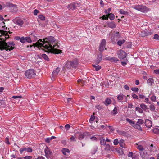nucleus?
<instances>
[{"instance_id": "1", "label": "nucleus", "mask_w": 159, "mask_h": 159, "mask_svg": "<svg viewBox=\"0 0 159 159\" xmlns=\"http://www.w3.org/2000/svg\"><path fill=\"white\" fill-rule=\"evenodd\" d=\"M55 41L54 38L51 36L42 39H39L35 43L33 44L32 45H30V47H32V46L40 47L42 49L43 48L55 54L60 53L62 51L57 49V48L55 47L56 46L57 48L59 47L57 43L55 42Z\"/></svg>"}, {"instance_id": "2", "label": "nucleus", "mask_w": 159, "mask_h": 159, "mask_svg": "<svg viewBox=\"0 0 159 159\" xmlns=\"http://www.w3.org/2000/svg\"><path fill=\"white\" fill-rule=\"evenodd\" d=\"M15 44L13 42H10L6 43L5 42L0 41V50H5L7 51H10L14 48Z\"/></svg>"}, {"instance_id": "3", "label": "nucleus", "mask_w": 159, "mask_h": 159, "mask_svg": "<svg viewBox=\"0 0 159 159\" xmlns=\"http://www.w3.org/2000/svg\"><path fill=\"white\" fill-rule=\"evenodd\" d=\"M79 63V60L77 58H75L73 60L68 61L65 64V66L68 69L76 68Z\"/></svg>"}, {"instance_id": "4", "label": "nucleus", "mask_w": 159, "mask_h": 159, "mask_svg": "<svg viewBox=\"0 0 159 159\" xmlns=\"http://www.w3.org/2000/svg\"><path fill=\"white\" fill-rule=\"evenodd\" d=\"M25 77L27 79H31L35 77L36 75L35 71L33 69L27 70L25 73Z\"/></svg>"}, {"instance_id": "5", "label": "nucleus", "mask_w": 159, "mask_h": 159, "mask_svg": "<svg viewBox=\"0 0 159 159\" xmlns=\"http://www.w3.org/2000/svg\"><path fill=\"white\" fill-rule=\"evenodd\" d=\"M132 7L134 9L142 12H146L149 10L148 9L146 6L143 5H135L132 6Z\"/></svg>"}, {"instance_id": "6", "label": "nucleus", "mask_w": 159, "mask_h": 159, "mask_svg": "<svg viewBox=\"0 0 159 159\" xmlns=\"http://www.w3.org/2000/svg\"><path fill=\"white\" fill-rule=\"evenodd\" d=\"M45 156L47 159H52L53 158V153L49 148L47 146L44 149Z\"/></svg>"}, {"instance_id": "7", "label": "nucleus", "mask_w": 159, "mask_h": 159, "mask_svg": "<svg viewBox=\"0 0 159 159\" xmlns=\"http://www.w3.org/2000/svg\"><path fill=\"white\" fill-rule=\"evenodd\" d=\"M117 53L118 57L120 59H124L126 57V53L123 50H119Z\"/></svg>"}, {"instance_id": "8", "label": "nucleus", "mask_w": 159, "mask_h": 159, "mask_svg": "<svg viewBox=\"0 0 159 159\" xmlns=\"http://www.w3.org/2000/svg\"><path fill=\"white\" fill-rule=\"evenodd\" d=\"M80 3H72L69 5L67 7L69 10H74L77 8V7H80Z\"/></svg>"}, {"instance_id": "9", "label": "nucleus", "mask_w": 159, "mask_h": 159, "mask_svg": "<svg viewBox=\"0 0 159 159\" xmlns=\"http://www.w3.org/2000/svg\"><path fill=\"white\" fill-rule=\"evenodd\" d=\"M106 44V41L105 39H102L101 41L99 47V50L100 52H102L104 50V49H106L105 48Z\"/></svg>"}, {"instance_id": "10", "label": "nucleus", "mask_w": 159, "mask_h": 159, "mask_svg": "<svg viewBox=\"0 0 159 159\" xmlns=\"http://www.w3.org/2000/svg\"><path fill=\"white\" fill-rule=\"evenodd\" d=\"M32 35H30L29 37H25V42L31 43L35 41L37 39V38L35 37V38L34 39Z\"/></svg>"}, {"instance_id": "11", "label": "nucleus", "mask_w": 159, "mask_h": 159, "mask_svg": "<svg viewBox=\"0 0 159 159\" xmlns=\"http://www.w3.org/2000/svg\"><path fill=\"white\" fill-rule=\"evenodd\" d=\"M7 34V31L3 30H0V40L2 41H4L6 38L5 34Z\"/></svg>"}, {"instance_id": "12", "label": "nucleus", "mask_w": 159, "mask_h": 159, "mask_svg": "<svg viewBox=\"0 0 159 159\" xmlns=\"http://www.w3.org/2000/svg\"><path fill=\"white\" fill-rule=\"evenodd\" d=\"M60 70V68L59 67H57L53 70L52 73V76L53 78L56 77L58 75Z\"/></svg>"}, {"instance_id": "13", "label": "nucleus", "mask_w": 159, "mask_h": 159, "mask_svg": "<svg viewBox=\"0 0 159 159\" xmlns=\"http://www.w3.org/2000/svg\"><path fill=\"white\" fill-rule=\"evenodd\" d=\"M145 124L148 128H150L152 126V122L150 120L146 119L145 120Z\"/></svg>"}, {"instance_id": "14", "label": "nucleus", "mask_w": 159, "mask_h": 159, "mask_svg": "<svg viewBox=\"0 0 159 159\" xmlns=\"http://www.w3.org/2000/svg\"><path fill=\"white\" fill-rule=\"evenodd\" d=\"M117 98L119 102H122V100L124 98L126 99V96L123 94H120L118 95Z\"/></svg>"}, {"instance_id": "15", "label": "nucleus", "mask_w": 159, "mask_h": 159, "mask_svg": "<svg viewBox=\"0 0 159 159\" xmlns=\"http://www.w3.org/2000/svg\"><path fill=\"white\" fill-rule=\"evenodd\" d=\"M15 23L17 25L22 26L24 22L22 20L20 19H18L16 20Z\"/></svg>"}, {"instance_id": "16", "label": "nucleus", "mask_w": 159, "mask_h": 159, "mask_svg": "<svg viewBox=\"0 0 159 159\" xmlns=\"http://www.w3.org/2000/svg\"><path fill=\"white\" fill-rule=\"evenodd\" d=\"M108 27L111 28H114L116 27V25L114 22H108L107 23Z\"/></svg>"}, {"instance_id": "17", "label": "nucleus", "mask_w": 159, "mask_h": 159, "mask_svg": "<svg viewBox=\"0 0 159 159\" xmlns=\"http://www.w3.org/2000/svg\"><path fill=\"white\" fill-rule=\"evenodd\" d=\"M132 126L134 128L137 129L139 130L142 131V128L141 127L140 125L137 122L136 123H135V122H134V124H133Z\"/></svg>"}, {"instance_id": "18", "label": "nucleus", "mask_w": 159, "mask_h": 159, "mask_svg": "<svg viewBox=\"0 0 159 159\" xmlns=\"http://www.w3.org/2000/svg\"><path fill=\"white\" fill-rule=\"evenodd\" d=\"M0 105L2 107H5L7 105V102L4 100H0Z\"/></svg>"}, {"instance_id": "19", "label": "nucleus", "mask_w": 159, "mask_h": 159, "mask_svg": "<svg viewBox=\"0 0 159 159\" xmlns=\"http://www.w3.org/2000/svg\"><path fill=\"white\" fill-rule=\"evenodd\" d=\"M118 38V35L117 34H113L111 36V40L112 42H114Z\"/></svg>"}, {"instance_id": "20", "label": "nucleus", "mask_w": 159, "mask_h": 159, "mask_svg": "<svg viewBox=\"0 0 159 159\" xmlns=\"http://www.w3.org/2000/svg\"><path fill=\"white\" fill-rule=\"evenodd\" d=\"M147 83L148 84L151 86H152V84L154 83V80L153 78H151L148 79L147 80Z\"/></svg>"}, {"instance_id": "21", "label": "nucleus", "mask_w": 159, "mask_h": 159, "mask_svg": "<svg viewBox=\"0 0 159 159\" xmlns=\"http://www.w3.org/2000/svg\"><path fill=\"white\" fill-rule=\"evenodd\" d=\"M55 138L56 137L55 136H52L50 138L48 137L46 138L45 139V141L46 143H49L51 140Z\"/></svg>"}, {"instance_id": "22", "label": "nucleus", "mask_w": 159, "mask_h": 159, "mask_svg": "<svg viewBox=\"0 0 159 159\" xmlns=\"http://www.w3.org/2000/svg\"><path fill=\"white\" fill-rule=\"evenodd\" d=\"M61 151L63 154L65 155H67V153H69L70 152L69 149L66 148H63L62 149Z\"/></svg>"}, {"instance_id": "23", "label": "nucleus", "mask_w": 159, "mask_h": 159, "mask_svg": "<svg viewBox=\"0 0 159 159\" xmlns=\"http://www.w3.org/2000/svg\"><path fill=\"white\" fill-rule=\"evenodd\" d=\"M98 150V147L97 146L93 147L91 149V153L92 154H94Z\"/></svg>"}, {"instance_id": "24", "label": "nucleus", "mask_w": 159, "mask_h": 159, "mask_svg": "<svg viewBox=\"0 0 159 159\" xmlns=\"http://www.w3.org/2000/svg\"><path fill=\"white\" fill-rule=\"evenodd\" d=\"M140 107L144 111H147V106L144 103H141L140 105Z\"/></svg>"}, {"instance_id": "25", "label": "nucleus", "mask_w": 159, "mask_h": 159, "mask_svg": "<svg viewBox=\"0 0 159 159\" xmlns=\"http://www.w3.org/2000/svg\"><path fill=\"white\" fill-rule=\"evenodd\" d=\"M118 109L116 107H115L112 111V115L113 116L116 115L118 113Z\"/></svg>"}, {"instance_id": "26", "label": "nucleus", "mask_w": 159, "mask_h": 159, "mask_svg": "<svg viewBox=\"0 0 159 159\" xmlns=\"http://www.w3.org/2000/svg\"><path fill=\"white\" fill-rule=\"evenodd\" d=\"M105 102V104L106 106H107V105L111 104V103L112 101H111V99H110L109 98H107L106 99Z\"/></svg>"}, {"instance_id": "27", "label": "nucleus", "mask_w": 159, "mask_h": 159, "mask_svg": "<svg viewBox=\"0 0 159 159\" xmlns=\"http://www.w3.org/2000/svg\"><path fill=\"white\" fill-rule=\"evenodd\" d=\"M100 143L101 145H105L106 144V142L105 139L103 138H101L100 139Z\"/></svg>"}, {"instance_id": "28", "label": "nucleus", "mask_w": 159, "mask_h": 159, "mask_svg": "<svg viewBox=\"0 0 159 159\" xmlns=\"http://www.w3.org/2000/svg\"><path fill=\"white\" fill-rule=\"evenodd\" d=\"M108 17L111 20H112L114 19L115 16L113 14L109 13L108 14Z\"/></svg>"}, {"instance_id": "29", "label": "nucleus", "mask_w": 159, "mask_h": 159, "mask_svg": "<svg viewBox=\"0 0 159 159\" xmlns=\"http://www.w3.org/2000/svg\"><path fill=\"white\" fill-rule=\"evenodd\" d=\"M120 145L122 148H124V141L123 139L120 140L119 142Z\"/></svg>"}, {"instance_id": "30", "label": "nucleus", "mask_w": 159, "mask_h": 159, "mask_svg": "<svg viewBox=\"0 0 159 159\" xmlns=\"http://www.w3.org/2000/svg\"><path fill=\"white\" fill-rule=\"evenodd\" d=\"M150 105L149 106V107L150 110L151 111H154L155 109V107L153 103L150 104Z\"/></svg>"}, {"instance_id": "31", "label": "nucleus", "mask_w": 159, "mask_h": 159, "mask_svg": "<svg viewBox=\"0 0 159 159\" xmlns=\"http://www.w3.org/2000/svg\"><path fill=\"white\" fill-rule=\"evenodd\" d=\"M102 54H99L97 57V61L98 62V63H99L102 60Z\"/></svg>"}, {"instance_id": "32", "label": "nucleus", "mask_w": 159, "mask_h": 159, "mask_svg": "<svg viewBox=\"0 0 159 159\" xmlns=\"http://www.w3.org/2000/svg\"><path fill=\"white\" fill-rule=\"evenodd\" d=\"M150 94H149L148 96V97L150 98V99L153 102H155L156 100V97L154 95H153L151 97H150Z\"/></svg>"}, {"instance_id": "33", "label": "nucleus", "mask_w": 159, "mask_h": 159, "mask_svg": "<svg viewBox=\"0 0 159 159\" xmlns=\"http://www.w3.org/2000/svg\"><path fill=\"white\" fill-rule=\"evenodd\" d=\"M153 132L154 134H159V129L157 128H156L154 129Z\"/></svg>"}, {"instance_id": "34", "label": "nucleus", "mask_w": 159, "mask_h": 159, "mask_svg": "<svg viewBox=\"0 0 159 159\" xmlns=\"http://www.w3.org/2000/svg\"><path fill=\"white\" fill-rule=\"evenodd\" d=\"M42 57L45 60L48 61L49 60V58L47 55L45 54H43L42 55Z\"/></svg>"}, {"instance_id": "35", "label": "nucleus", "mask_w": 159, "mask_h": 159, "mask_svg": "<svg viewBox=\"0 0 159 159\" xmlns=\"http://www.w3.org/2000/svg\"><path fill=\"white\" fill-rule=\"evenodd\" d=\"M118 61H119L118 59L115 57H112L111 58V61L112 62H117Z\"/></svg>"}, {"instance_id": "36", "label": "nucleus", "mask_w": 159, "mask_h": 159, "mask_svg": "<svg viewBox=\"0 0 159 159\" xmlns=\"http://www.w3.org/2000/svg\"><path fill=\"white\" fill-rule=\"evenodd\" d=\"M84 137V133H80L79 135V140H82Z\"/></svg>"}, {"instance_id": "37", "label": "nucleus", "mask_w": 159, "mask_h": 159, "mask_svg": "<svg viewBox=\"0 0 159 159\" xmlns=\"http://www.w3.org/2000/svg\"><path fill=\"white\" fill-rule=\"evenodd\" d=\"M135 110L140 113H143V110L141 108L136 107L135 108Z\"/></svg>"}, {"instance_id": "38", "label": "nucleus", "mask_w": 159, "mask_h": 159, "mask_svg": "<svg viewBox=\"0 0 159 159\" xmlns=\"http://www.w3.org/2000/svg\"><path fill=\"white\" fill-rule=\"evenodd\" d=\"M93 66L95 68L96 71H98L101 68V67L99 65L96 66L94 65H93Z\"/></svg>"}, {"instance_id": "39", "label": "nucleus", "mask_w": 159, "mask_h": 159, "mask_svg": "<svg viewBox=\"0 0 159 159\" xmlns=\"http://www.w3.org/2000/svg\"><path fill=\"white\" fill-rule=\"evenodd\" d=\"M125 41L124 40L118 41L117 42V44L119 46H121L123 43H124Z\"/></svg>"}, {"instance_id": "40", "label": "nucleus", "mask_w": 159, "mask_h": 159, "mask_svg": "<svg viewBox=\"0 0 159 159\" xmlns=\"http://www.w3.org/2000/svg\"><path fill=\"white\" fill-rule=\"evenodd\" d=\"M95 119V116L94 115H91V117L89 120V122L90 123H92L93 121Z\"/></svg>"}, {"instance_id": "41", "label": "nucleus", "mask_w": 159, "mask_h": 159, "mask_svg": "<svg viewBox=\"0 0 159 159\" xmlns=\"http://www.w3.org/2000/svg\"><path fill=\"white\" fill-rule=\"evenodd\" d=\"M20 41L22 43H25V38L24 37H22L20 39Z\"/></svg>"}, {"instance_id": "42", "label": "nucleus", "mask_w": 159, "mask_h": 159, "mask_svg": "<svg viewBox=\"0 0 159 159\" xmlns=\"http://www.w3.org/2000/svg\"><path fill=\"white\" fill-rule=\"evenodd\" d=\"M126 120L132 126L134 122V121H132L129 118H127Z\"/></svg>"}, {"instance_id": "43", "label": "nucleus", "mask_w": 159, "mask_h": 159, "mask_svg": "<svg viewBox=\"0 0 159 159\" xmlns=\"http://www.w3.org/2000/svg\"><path fill=\"white\" fill-rule=\"evenodd\" d=\"M132 96L133 98L135 99L138 100L139 99V97L135 93H132Z\"/></svg>"}, {"instance_id": "44", "label": "nucleus", "mask_w": 159, "mask_h": 159, "mask_svg": "<svg viewBox=\"0 0 159 159\" xmlns=\"http://www.w3.org/2000/svg\"><path fill=\"white\" fill-rule=\"evenodd\" d=\"M26 151V147H23V148H22L20 150V153L21 154H22L23 153V152L24 151Z\"/></svg>"}, {"instance_id": "45", "label": "nucleus", "mask_w": 159, "mask_h": 159, "mask_svg": "<svg viewBox=\"0 0 159 159\" xmlns=\"http://www.w3.org/2000/svg\"><path fill=\"white\" fill-rule=\"evenodd\" d=\"M119 142L117 139H114L113 142L114 144L115 145H117L118 144Z\"/></svg>"}, {"instance_id": "46", "label": "nucleus", "mask_w": 159, "mask_h": 159, "mask_svg": "<svg viewBox=\"0 0 159 159\" xmlns=\"http://www.w3.org/2000/svg\"><path fill=\"white\" fill-rule=\"evenodd\" d=\"M39 18L42 20H44L45 19V17L44 16L42 15H39Z\"/></svg>"}, {"instance_id": "47", "label": "nucleus", "mask_w": 159, "mask_h": 159, "mask_svg": "<svg viewBox=\"0 0 159 159\" xmlns=\"http://www.w3.org/2000/svg\"><path fill=\"white\" fill-rule=\"evenodd\" d=\"M136 147L140 151H143L144 150L143 146L141 145H139Z\"/></svg>"}, {"instance_id": "48", "label": "nucleus", "mask_w": 159, "mask_h": 159, "mask_svg": "<svg viewBox=\"0 0 159 159\" xmlns=\"http://www.w3.org/2000/svg\"><path fill=\"white\" fill-rule=\"evenodd\" d=\"M100 18H102V19L103 20H108V15H107L106 16L103 15L102 17H101Z\"/></svg>"}, {"instance_id": "49", "label": "nucleus", "mask_w": 159, "mask_h": 159, "mask_svg": "<svg viewBox=\"0 0 159 159\" xmlns=\"http://www.w3.org/2000/svg\"><path fill=\"white\" fill-rule=\"evenodd\" d=\"M138 121L137 122L138 124L139 125H142L143 123V121L142 119H139L138 120Z\"/></svg>"}, {"instance_id": "50", "label": "nucleus", "mask_w": 159, "mask_h": 159, "mask_svg": "<svg viewBox=\"0 0 159 159\" xmlns=\"http://www.w3.org/2000/svg\"><path fill=\"white\" fill-rule=\"evenodd\" d=\"M106 147L105 148V149L106 150H109L110 149V146L109 144H107L105 145Z\"/></svg>"}, {"instance_id": "51", "label": "nucleus", "mask_w": 159, "mask_h": 159, "mask_svg": "<svg viewBox=\"0 0 159 159\" xmlns=\"http://www.w3.org/2000/svg\"><path fill=\"white\" fill-rule=\"evenodd\" d=\"M75 135L74 136L72 135L71 136L70 138V140L71 141H76V140L75 139Z\"/></svg>"}, {"instance_id": "52", "label": "nucleus", "mask_w": 159, "mask_h": 159, "mask_svg": "<svg viewBox=\"0 0 159 159\" xmlns=\"http://www.w3.org/2000/svg\"><path fill=\"white\" fill-rule=\"evenodd\" d=\"M119 12L120 13L124 15H125L126 13H127V12L125 11L122 9H120L119 11Z\"/></svg>"}, {"instance_id": "53", "label": "nucleus", "mask_w": 159, "mask_h": 159, "mask_svg": "<svg viewBox=\"0 0 159 159\" xmlns=\"http://www.w3.org/2000/svg\"><path fill=\"white\" fill-rule=\"evenodd\" d=\"M131 89L133 91L138 92L139 90L136 87H132Z\"/></svg>"}, {"instance_id": "54", "label": "nucleus", "mask_w": 159, "mask_h": 159, "mask_svg": "<svg viewBox=\"0 0 159 159\" xmlns=\"http://www.w3.org/2000/svg\"><path fill=\"white\" fill-rule=\"evenodd\" d=\"M144 102L147 103H148L149 104H151V102L149 101V99L148 98H145V101Z\"/></svg>"}, {"instance_id": "55", "label": "nucleus", "mask_w": 159, "mask_h": 159, "mask_svg": "<svg viewBox=\"0 0 159 159\" xmlns=\"http://www.w3.org/2000/svg\"><path fill=\"white\" fill-rule=\"evenodd\" d=\"M26 151L29 152H32V149L30 147L26 148Z\"/></svg>"}, {"instance_id": "56", "label": "nucleus", "mask_w": 159, "mask_h": 159, "mask_svg": "<svg viewBox=\"0 0 159 159\" xmlns=\"http://www.w3.org/2000/svg\"><path fill=\"white\" fill-rule=\"evenodd\" d=\"M70 128V126L69 124H67L65 125V128L67 130H69Z\"/></svg>"}, {"instance_id": "57", "label": "nucleus", "mask_w": 159, "mask_h": 159, "mask_svg": "<svg viewBox=\"0 0 159 159\" xmlns=\"http://www.w3.org/2000/svg\"><path fill=\"white\" fill-rule=\"evenodd\" d=\"M132 43L131 42H129L127 44V48H130L132 47Z\"/></svg>"}, {"instance_id": "58", "label": "nucleus", "mask_w": 159, "mask_h": 159, "mask_svg": "<svg viewBox=\"0 0 159 159\" xmlns=\"http://www.w3.org/2000/svg\"><path fill=\"white\" fill-rule=\"evenodd\" d=\"M24 159H32V157L31 156H27L23 157Z\"/></svg>"}, {"instance_id": "59", "label": "nucleus", "mask_w": 159, "mask_h": 159, "mask_svg": "<svg viewBox=\"0 0 159 159\" xmlns=\"http://www.w3.org/2000/svg\"><path fill=\"white\" fill-rule=\"evenodd\" d=\"M95 107L98 110H100L102 109V107L98 105H96L95 106Z\"/></svg>"}, {"instance_id": "60", "label": "nucleus", "mask_w": 159, "mask_h": 159, "mask_svg": "<svg viewBox=\"0 0 159 159\" xmlns=\"http://www.w3.org/2000/svg\"><path fill=\"white\" fill-rule=\"evenodd\" d=\"M153 38L156 39H159V35L157 34H156L154 35Z\"/></svg>"}, {"instance_id": "61", "label": "nucleus", "mask_w": 159, "mask_h": 159, "mask_svg": "<svg viewBox=\"0 0 159 159\" xmlns=\"http://www.w3.org/2000/svg\"><path fill=\"white\" fill-rule=\"evenodd\" d=\"M5 143L6 144H10V143L9 141V138L8 137H6L5 139Z\"/></svg>"}, {"instance_id": "62", "label": "nucleus", "mask_w": 159, "mask_h": 159, "mask_svg": "<svg viewBox=\"0 0 159 159\" xmlns=\"http://www.w3.org/2000/svg\"><path fill=\"white\" fill-rule=\"evenodd\" d=\"M38 12H39V11H38V10H37V9H35L34 11V12H33L34 14V15H37V14L38 13Z\"/></svg>"}, {"instance_id": "63", "label": "nucleus", "mask_w": 159, "mask_h": 159, "mask_svg": "<svg viewBox=\"0 0 159 159\" xmlns=\"http://www.w3.org/2000/svg\"><path fill=\"white\" fill-rule=\"evenodd\" d=\"M139 97L140 99H143L145 98V96L144 95L140 94L139 95Z\"/></svg>"}, {"instance_id": "64", "label": "nucleus", "mask_w": 159, "mask_h": 159, "mask_svg": "<svg viewBox=\"0 0 159 159\" xmlns=\"http://www.w3.org/2000/svg\"><path fill=\"white\" fill-rule=\"evenodd\" d=\"M91 139L93 141H97V138L94 136H92L91 138Z\"/></svg>"}]
</instances>
